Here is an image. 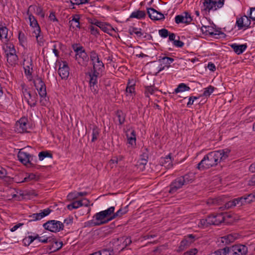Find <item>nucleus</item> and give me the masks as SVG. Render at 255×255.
I'll list each match as a JSON object with an SVG mask.
<instances>
[{
    "label": "nucleus",
    "instance_id": "nucleus-34",
    "mask_svg": "<svg viewBox=\"0 0 255 255\" xmlns=\"http://www.w3.org/2000/svg\"><path fill=\"white\" fill-rule=\"evenodd\" d=\"M116 115L118 118L119 124L123 125L125 121L126 115L121 110L117 111Z\"/></svg>",
    "mask_w": 255,
    "mask_h": 255
},
{
    "label": "nucleus",
    "instance_id": "nucleus-39",
    "mask_svg": "<svg viewBox=\"0 0 255 255\" xmlns=\"http://www.w3.org/2000/svg\"><path fill=\"white\" fill-rule=\"evenodd\" d=\"M216 88H214L211 85H210L207 88H205L204 91L202 95V96L209 97L213 92L214 90Z\"/></svg>",
    "mask_w": 255,
    "mask_h": 255
},
{
    "label": "nucleus",
    "instance_id": "nucleus-2",
    "mask_svg": "<svg viewBox=\"0 0 255 255\" xmlns=\"http://www.w3.org/2000/svg\"><path fill=\"white\" fill-rule=\"evenodd\" d=\"M115 207L112 206L108 209L97 213L94 216L96 221L91 220L88 221V226L90 227L99 226L108 223L112 220H110V217L113 215Z\"/></svg>",
    "mask_w": 255,
    "mask_h": 255
},
{
    "label": "nucleus",
    "instance_id": "nucleus-36",
    "mask_svg": "<svg viewBox=\"0 0 255 255\" xmlns=\"http://www.w3.org/2000/svg\"><path fill=\"white\" fill-rule=\"evenodd\" d=\"M8 29L5 26L0 25V38H7Z\"/></svg>",
    "mask_w": 255,
    "mask_h": 255
},
{
    "label": "nucleus",
    "instance_id": "nucleus-51",
    "mask_svg": "<svg viewBox=\"0 0 255 255\" xmlns=\"http://www.w3.org/2000/svg\"><path fill=\"white\" fill-rule=\"evenodd\" d=\"M134 84H130V82H128L126 88V92L130 94L134 92Z\"/></svg>",
    "mask_w": 255,
    "mask_h": 255
},
{
    "label": "nucleus",
    "instance_id": "nucleus-14",
    "mask_svg": "<svg viewBox=\"0 0 255 255\" xmlns=\"http://www.w3.org/2000/svg\"><path fill=\"white\" fill-rule=\"evenodd\" d=\"M237 239V235L236 234H229L227 236L222 237L220 239V242L223 245L222 246H229V245L233 243L236 239Z\"/></svg>",
    "mask_w": 255,
    "mask_h": 255
},
{
    "label": "nucleus",
    "instance_id": "nucleus-62",
    "mask_svg": "<svg viewBox=\"0 0 255 255\" xmlns=\"http://www.w3.org/2000/svg\"><path fill=\"white\" fill-rule=\"evenodd\" d=\"M173 44L177 47L181 48L183 46L184 43L179 40H174Z\"/></svg>",
    "mask_w": 255,
    "mask_h": 255
},
{
    "label": "nucleus",
    "instance_id": "nucleus-28",
    "mask_svg": "<svg viewBox=\"0 0 255 255\" xmlns=\"http://www.w3.org/2000/svg\"><path fill=\"white\" fill-rule=\"evenodd\" d=\"M88 75L90 77L89 85H97L98 84L97 78L100 74L93 72H89Z\"/></svg>",
    "mask_w": 255,
    "mask_h": 255
},
{
    "label": "nucleus",
    "instance_id": "nucleus-27",
    "mask_svg": "<svg viewBox=\"0 0 255 255\" xmlns=\"http://www.w3.org/2000/svg\"><path fill=\"white\" fill-rule=\"evenodd\" d=\"M146 16V13L144 11L142 10H137L133 11L130 14V18H136L138 19L143 18Z\"/></svg>",
    "mask_w": 255,
    "mask_h": 255
},
{
    "label": "nucleus",
    "instance_id": "nucleus-64",
    "mask_svg": "<svg viewBox=\"0 0 255 255\" xmlns=\"http://www.w3.org/2000/svg\"><path fill=\"white\" fill-rule=\"evenodd\" d=\"M250 18L255 21V7L250 8Z\"/></svg>",
    "mask_w": 255,
    "mask_h": 255
},
{
    "label": "nucleus",
    "instance_id": "nucleus-31",
    "mask_svg": "<svg viewBox=\"0 0 255 255\" xmlns=\"http://www.w3.org/2000/svg\"><path fill=\"white\" fill-rule=\"evenodd\" d=\"M33 8L34 10H35L36 14L39 16H40L41 18H44L45 16V13L43 11V8L41 6H33L32 5H30L29 7V10L31 8Z\"/></svg>",
    "mask_w": 255,
    "mask_h": 255
},
{
    "label": "nucleus",
    "instance_id": "nucleus-46",
    "mask_svg": "<svg viewBox=\"0 0 255 255\" xmlns=\"http://www.w3.org/2000/svg\"><path fill=\"white\" fill-rule=\"evenodd\" d=\"M180 178H181V180L183 181V183L184 185H186L189 183H191L193 181L192 178H191L190 176L188 174H185L184 176H180Z\"/></svg>",
    "mask_w": 255,
    "mask_h": 255
},
{
    "label": "nucleus",
    "instance_id": "nucleus-42",
    "mask_svg": "<svg viewBox=\"0 0 255 255\" xmlns=\"http://www.w3.org/2000/svg\"><path fill=\"white\" fill-rule=\"evenodd\" d=\"M215 215L217 225H219L224 222L226 217L224 215L223 213L217 214Z\"/></svg>",
    "mask_w": 255,
    "mask_h": 255
},
{
    "label": "nucleus",
    "instance_id": "nucleus-44",
    "mask_svg": "<svg viewBox=\"0 0 255 255\" xmlns=\"http://www.w3.org/2000/svg\"><path fill=\"white\" fill-rule=\"evenodd\" d=\"M40 33L41 32H37L35 34L37 42L39 46H42L44 45V40L43 35H40Z\"/></svg>",
    "mask_w": 255,
    "mask_h": 255
},
{
    "label": "nucleus",
    "instance_id": "nucleus-53",
    "mask_svg": "<svg viewBox=\"0 0 255 255\" xmlns=\"http://www.w3.org/2000/svg\"><path fill=\"white\" fill-rule=\"evenodd\" d=\"M67 199L68 200H73L75 199H77L78 197V192H71L68 194L67 195Z\"/></svg>",
    "mask_w": 255,
    "mask_h": 255
},
{
    "label": "nucleus",
    "instance_id": "nucleus-30",
    "mask_svg": "<svg viewBox=\"0 0 255 255\" xmlns=\"http://www.w3.org/2000/svg\"><path fill=\"white\" fill-rule=\"evenodd\" d=\"M190 87L184 83H180L174 90V93H178L179 92L189 91Z\"/></svg>",
    "mask_w": 255,
    "mask_h": 255
},
{
    "label": "nucleus",
    "instance_id": "nucleus-22",
    "mask_svg": "<svg viewBox=\"0 0 255 255\" xmlns=\"http://www.w3.org/2000/svg\"><path fill=\"white\" fill-rule=\"evenodd\" d=\"M19 195L21 196L22 199H30L32 197H36L38 195L37 193H35L34 190H24L23 191H20Z\"/></svg>",
    "mask_w": 255,
    "mask_h": 255
},
{
    "label": "nucleus",
    "instance_id": "nucleus-13",
    "mask_svg": "<svg viewBox=\"0 0 255 255\" xmlns=\"http://www.w3.org/2000/svg\"><path fill=\"white\" fill-rule=\"evenodd\" d=\"M62 63L63 66H61L60 65L59 66L58 74L62 79H66L69 75V67L67 62L62 61Z\"/></svg>",
    "mask_w": 255,
    "mask_h": 255
},
{
    "label": "nucleus",
    "instance_id": "nucleus-10",
    "mask_svg": "<svg viewBox=\"0 0 255 255\" xmlns=\"http://www.w3.org/2000/svg\"><path fill=\"white\" fill-rule=\"evenodd\" d=\"M147 13L149 18L153 20H161L165 18L162 13L152 7L147 8Z\"/></svg>",
    "mask_w": 255,
    "mask_h": 255
},
{
    "label": "nucleus",
    "instance_id": "nucleus-23",
    "mask_svg": "<svg viewBox=\"0 0 255 255\" xmlns=\"http://www.w3.org/2000/svg\"><path fill=\"white\" fill-rule=\"evenodd\" d=\"M72 19L69 21L70 27L74 29L75 27L80 28V15L75 14L72 16Z\"/></svg>",
    "mask_w": 255,
    "mask_h": 255
},
{
    "label": "nucleus",
    "instance_id": "nucleus-49",
    "mask_svg": "<svg viewBox=\"0 0 255 255\" xmlns=\"http://www.w3.org/2000/svg\"><path fill=\"white\" fill-rule=\"evenodd\" d=\"M90 59L93 62H95V60L98 61L99 59L98 54L94 50L92 51L90 53Z\"/></svg>",
    "mask_w": 255,
    "mask_h": 255
},
{
    "label": "nucleus",
    "instance_id": "nucleus-12",
    "mask_svg": "<svg viewBox=\"0 0 255 255\" xmlns=\"http://www.w3.org/2000/svg\"><path fill=\"white\" fill-rule=\"evenodd\" d=\"M181 178L179 177L175 179L170 185V190L169 193L170 194H174L178 189L181 188L184 185Z\"/></svg>",
    "mask_w": 255,
    "mask_h": 255
},
{
    "label": "nucleus",
    "instance_id": "nucleus-20",
    "mask_svg": "<svg viewBox=\"0 0 255 255\" xmlns=\"http://www.w3.org/2000/svg\"><path fill=\"white\" fill-rule=\"evenodd\" d=\"M6 57L7 62L11 66L16 64L18 59V56L14 53V51L7 53Z\"/></svg>",
    "mask_w": 255,
    "mask_h": 255
},
{
    "label": "nucleus",
    "instance_id": "nucleus-54",
    "mask_svg": "<svg viewBox=\"0 0 255 255\" xmlns=\"http://www.w3.org/2000/svg\"><path fill=\"white\" fill-rule=\"evenodd\" d=\"M198 252V250L196 248H194L185 252L183 255H196Z\"/></svg>",
    "mask_w": 255,
    "mask_h": 255
},
{
    "label": "nucleus",
    "instance_id": "nucleus-40",
    "mask_svg": "<svg viewBox=\"0 0 255 255\" xmlns=\"http://www.w3.org/2000/svg\"><path fill=\"white\" fill-rule=\"evenodd\" d=\"M27 120L25 119H20L19 121V128L21 129L22 132L27 131Z\"/></svg>",
    "mask_w": 255,
    "mask_h": 255
},
{
    "label": "nucleus",
    "instance_id": "nucleus-43",
    "mask_svg": "<svg viewBox=\"0 0 255 255\" xmlns=\"http://www.w3.org/2000/svg\"><path fill=\"white\" fill-rule=\"evenodd\" d=\"M18 40L20 45L24 47V44L26 42V37L22 31L18 32Z\"/></svg>",
    "mask_w": 255,
    "mask_h": 255
},
{
    "label": "nucleus",
    "instance_id": "nucleus-59",
    "mask_svg": "<svg viewBox=\"0 0 255 255\" xmlns=\"http://www.w3.org/2000/svg\"><path fill=\"white\" fill-rule=\"evenodd\" d=\"M244 18H245L244 21V27L245 29H247L250 27L251 20L249 19L250 17H249L245 15Z\"/></svg>",
    "mask_w": 255,
    "mask_h": 255
},
{
    "label": "nucleus",
    "instance_id": "nucleus-18",
    "mask_svg": "<svg viewBox=\"0 0 255 255\" xmlns=\"http://www.w3.org/2000/svg\"><path fill=\"white\" fill-rule=\"evenodd\" d=\"M231 47L234 50V52L238 55L241 54L246 49L247 45L246 44H238L233 43L230 45Z\"/></svg>",
    "mask_w": 255,
    "mask_h": 255
},
{
    "label": "nucleus",
    "instance_id": "nucleus-47",
    "mask_svg": "<svg viewBox=\"0 0 255 255\" xmlns=\"http://www.w3.org/2000/svg\"><path fill=\"white\" fill-rule=\"evenodd\" d=\"M245 18L244 17H241L237 19L236 25L239 29H241L244 27V21Z\"/></svg>",
    "mask_w": 255,
    "mask_h": 255
},
{
    "label": "nucleus",
    "instance_id": "nucleus-8",
    "mask_svg": "<svg viewBox=\"0 0 255 255\" xmlns=\"http://www.w3.org/2000/svg\"><path fill=\"white\" fill-rule=\"evenodd\" d=\"M184 15H177L175 17V21L177 24L185 23L188 24L192 20L190 14L187 11L183 12Z\"/></svg>",
    "mask_w": 255,
    "mask_h": 255
},
{
    "label": "nucleus",
    "instance_id": "nucleus-17",
    "mask_svg": "<svg viewBox=\"0 0 255 255\" xmlns=\"http://www.w3.org/2000/svg\"><path fill=\"white\" fill-rule=\"evenodd\" d=\"M27 14H28L30 25L33 27L36 28L34 32L35 33H36L37 32H41L40 27L35 17L32 14H29V10L27 12Z\"/></svg>",
    "mask_w": 255,
    "mask_h": 255
},
{
    "label": "nucleus",
    "instance_id": "nucleus-50",
    "mask_svg": "<svg viewBox=\"0 0 255 255\" xmlns=\"http://www.w3.org/2000/svg\"><path fill=\"white\" fill-rule=\"evenodd\" d=\"M36 178V175L33 173H30L28 176L24 178L23 180L20 182H28L32 180H34Z\"/></svg>",
    "mask_w": 255,
    "mask_h": 255
},
{
    "label": "nucleus",
    "instance_id": "nucleus-52",
    "mask_svg": "<svg viewBox=\"0 0 255 255\" xmlns=\"http://www.w3.org/2000/svg\"><path fill=\"white\" fill-rule=\"evenodd\" d=\"M170 32L166 29L163 28L159 30V35L163 38H166L169 36Z\"/></svg>",
    "mask_w": 255,
    "mask_h": 255
},
{
    "label": "nucleus",
    "instance_id": "nucleus-15",
    "mask_svg": "<svg viewBox=\"0 0 255 255\" xmlns=\"http://www.w3.org/2000/svg\"><path fill=\"white\" fill-rule=\"evenodd\" d=\"M234 248L235 255H246L248 252L247 247L242 244H235Z\"/></svg>",
    "mask_w": 255,
    "mask_h": 255
},
{
    "label": "nucleus",
    "instance_id": "nucleus-38",
    "mask_svg": "<svg viewBox=\"0 0 255 255\" xmlns=\"http://www.w3.org/2000/svg\"><path fill=\"white\" fill-rule=\"evenodd\" d=\"M104 32L109 34H111V32L115 31L114 28L110 24L106 23L102 27V29Z\"/></svg>",
    "mask_w": 255,
    "mask_h": 255
},
{
    "label": "nucleus",
    "instance_id": "nucleus-37",
    "mask_svg": "<svg viewBox=\"0 0 255 255\" xmlns=\"http://www.w3.org/2000/svg\"><path fill=\"white\" fill-rule=\"evenodd\" d=\"M225 253L226 255H235V252H234V245L230 246H225Z\"/></svg>",
    "mask_w": 255,
    "mask_h": 255
},
{
    "label": "nucleus",
    "instance_id": "nucleus-6",
    "mask_svg": "<svg viewBox=\"0 0 255 255\" xmlns=\"http://www.w3.org/2000/svg\"><path fill=\"white\" fill-rule=\"evenodd\" d=\"M195 237L196 236L193 234H189L184 236L176 250L177 252H181L189 248L195 242Z\"/></svg>",
    "mask_w": 255,
    "mask_h": 255
},
{
    "label": "nucleus",
    "instance_id": "nucleus-61",
    "mask_svg": "<svg viewBox=\"0 0 255 255\" xmlns=\"http://www.w3.org/2000/svg\"><path fill=\"white\" fill-rule=\"evenodd\" d=\"M90 87L91 91L94 93V94L96 95V94H98V91H99V88H98L97 84L90 85Z\"/></svg>",
    "mask_w": 255,
    "mask_h": 255
},
{
    "label": "nucleus",
    "instance_id": "nucleus-55",
    "mask_svg": "<svg viewBox=\"0 0 255 255\" xmlns=\"http://www.w3.org/2000/svg\"><path fill=\"white\" fill-rule=\"evenodd\" d=\"M247 201L246 203L248 204H249L251 203L252 202L255 200V195L253 194H250L247 195H246Z\"/></svg>",
    "mask_w": 255,
    "mask_h": 255
},
{
    "label": "nucleus",
    "instance_id": "nucleus-3",
    "mask_svg": "<svg viewBox=\"0 0 255 255\" xmlns=\"http://www.w3.org/2000/svg\"><path fill=\"white\" fill-rule=\"evenodd\" d=\"M18 160L24 165L28 167H35L37 165V157L20 150L17 154Z\"/></svg>",
    "mask_w": 255,
    "mask_h": 255
},
{
    "label": "nucleus",
    "instance_id": "nucleus-16",
    "mask_svg": "<svg viewBox=\"0 0 255 255\" xmlns=\"http://www.w3.org/2000/svg\"><path fill=\"white\" fill-rule=\"evenodd\" d=\"M50 243H51V245L48 246V250L50 252H55L59 250L63 246L62 242H58L55 238H52Z\"/></svg>",
    "mask_w": 255,
    "mask_h": 255
},
{
    "label": "nucleus",
    "instance_id": "nucleus-56",
    "mask_svg": "<svg viewBox=\"0 0 255 255\" xmlns=\"http://www.w3.org/2000/svg\"><path fill=\"white\" fill-rule=\"evenodd\" d=\"M225 248L223 247L222 249H220L215 251L213 253L211 254V255H226L225 253Z\"/></svg>",
    "mask_w": 255,
    "mask_h": 255
},
{
    "label": "nucleus",
    "instance_id": "nucleus-21",
    "mask_svg": "<svg viewBox=\"0 0 255 255\" xmlns=\"http://www.w3.org/2000/svg\"><path fill=\"white\" fill-rule=\"evenodd\" d=\"M23 64L25 75H31L32 71V60L31 59H30V61L24 60Z\"/></svg>",
    "mask_w": 255,
    "mask_h": 255
},
{
    "label": "nucleus",
    "instance_id": "nucleus-63",
    "mask_svg": "<svg viewBox=\"0 0 255 255\" xmlns=\"http://www.w3.org/2000/svg\"><path fill=\"white\" fill-rule=\"evenodd\" d=\"M67 208L69 210H72L74 209L78 208V206L75 202V201L72 202V203L67 205Z\"/></svg>",
    "mask_w": 255,
    "mask_h": 255
},
{
    "label": "nucleus",
    "instance_id": "nucleus-45",
    "mask_svg": "<svg viewBox=\"0 0 255 255\" xmlns=\"http://www.w3.org/2000/svg\"><path fill=\"white\" fill-rule=\"evenodd\" d=\"M208 220V225H217L216 217L215 214H210L207 216Z\"/></svg>",
    "mask_w": 255,
    "mask_h": 255
},
{
    "label": "nucleus",
    "instance_id": "nucleus-33",
    "mask_svg": "<svg viewBox=\"0 0 255 255\" xmlns=\"http://www.w3.org/2000/svg\"><path fill=\"white\" fill-rule=\"evenodd\" d=\"M159 59L158 61L160 62H162L163 63H165L167 67H169L170 66V64L174 61V59L171 57H169L167 56H163V57H159Z\"/></svg>",
    "mask_w": 255,
    "mask_h": 255
},
{
    "label": "nucleus",
    "instance_id": "nucleus-26",
    "mask_svg": "<svg viewBox=\"0 0 255 255\" xmlns=\"http://www.w3.org/2000/svg\"><path fill=\"white\" fill-rule=\"evenodd\" d=\"M162 165L167 168H170L172 166V160L170 154L166 156L161 161Z\"/></svg>",
    "mask_w": 255,
    "mask_h": 255
},
{
    "label": "nucleus",
    "instance_id": "nucleus-24",
    "mask_svg": "<svg viewBox=\"0 0 255 255\" xmlns=\"http://www.w3.org/2000/svg\"><path fill=\"white\" fill-rule=\"evenodd\" d=\"M128 207L127 205L124 208H121L116 213H114L110 217V220H113L117 217H121L123 215L126 214L128 212Z\"/></svg>",
    "mask_w": 255,
    "mask_h": 255
},
{
    "label": "nucleus",
    "instance_id": "nucleus-25",
    "mask_svg": "<svg viewBox=\"0 0 255 255\" xmlns=\"http://www.w3.org/2000/svg\"><path fill=\"white\" fill-rule=\"evenodd\" d=\"M144 94L146 97H149V94L152 95L157 89L154 87V83L149 86H144Z\"/></svg>",
    "mask_w": 255,
    "mask_h": 255
},
{
    "label": "nucleus",
    "instance_id": "nucleus-1",
    "mask_svg": "<svg viewBox=\"0 0 255 255\" xmlns=\"http://www.w3.org/2000/svg\"><path fill=\"white\" fill-rule=\"evenodd\" d=\"M231 152V150L225 148L221 150L211 151L206 155L197 164V168L201 171L216 166L221 161L227 159Z\"/></svg>",
    "mask_w": 255,
    "mask_h": 255
},
{
    "label": "nucleus",
    "instance_id": "nucleus-5",
    "mask_svg": "<svg viewBox=\"0 0 255 255\" xmlns=\"http://www.w3.org/2000/svg\"><path fill=\"white\" fill-rule=\"evenodd\" d=\"M43 227L46 230L53 233H57L63 230L64 226L63 223L60 221L52 220L43 224Z\"/></svg>",
    "mask_w": 255,
    "mask_h": 255
},
{
    "label": "nucleus",
    "instance_id": "nucleus-7",
    "mask_svg": "<svg viewBox=\"0 0 255 255\" xmlns=\"http://www.w3.org/2000/svg\"><path fill=\"white\" fill-rule=\"evenodd\" d=\"M224 4V0H205L203 2L204 10L209 11L221 8Z\"/></svg>",
    "mask_w": 255,
    "mask_h": 255
},
{
    "label": "nucleus",
    "instance_id": "nucleus-57",
    "mask_svg": "<svg viewBox=\"0 0 255 255\" xmlns=\"http://www.w3.org/2000/svg\"><path fill=\"white\" fill-rule=\"evenodd\" d=\"M89 29H90V32L92 34L96 35L97 34H99V30L97 27H95L93 25H90L89 26Z\"/></svg>",
    "mask_w": 255,
    "mask_h": 255
},
{
    "label": "nucleus",
    "instance_id": "nucleus-60",
    "mask_svg": "<svg viewBox=\"0 0 255 255\" xmlns=\"http://www.w3.org/2000/svg\"><path fill=\"white\" fill-rule=\"evenodd\" d=\"M75 2H73L72 1H70L72 5L74 4L79 5L80 4H84L88 2V0H74Z\"/></svg>",
    "mask_w": 255,
    "mask_h": 255
},
{
    "label": "nucleus",
    "instance_id": "nucleus-48",
    "mask_svg": "<svg viewBox=\"0 0 255 255\" xmlns=\"http://www.w3.org/2000/svg\"><path fill=\"white\" fill-rule=\"evenodd\" d=\"M235 199L237 200V201H238L237 205H239L240 207L242 206L243 205H244L245 204L247 203H246L247 199H246V195L243 196L241 197H239V198H236Z\"/></svg>",
    "mask_w": 255,
    "mask_h": 255
},
{
    "label": "nucleus",
    "instance_id": "nucleus-35",
    "mask_svg": "<svg viewBox=\"0 0 255 255\" xmlns=\"http://www.w3.org/2000/svg\"><path fill=\"white\" fill-rule=\"evenodd\" d=\"M39 159L41 161L43 160L46 157L52 158V154L47 151H42L38 154Z\"/></svg>",
    "mask_w": 255,
    "mask_h": 255
},
{
    "label": "nucleus",
    "instance_id": "nucleus-19",
    "mask_svg": "<svg viewBox=\"0 0 255 255\" xmlns=\"http://www.w3.org/2000/svg\"><path fill=\"white\" fill-rule=\"evenodd\" d=\"M93 70L92 72L100 74L104 69V64L102 61L99 60L96 62H93Z\"/></svg>",
    "mask_w": 255,
    "mask_h": 255
},
{
    "label": "nucleus",
    "instance_id": "nucleus-29",
    "mask_svg": "<svg viewBox=\"0 0 255 255\" xmlns=\"http://www.w3.org/2000/svg\"><path fill=\"white\" fill-rule=\"evenodd\" d=\"M100 130L99 128L96 126L94 125L92 128V138L91 140L92 142H95L96 140H97L99 134H100Z\"/></svg>",
    "mask_w": 255,
    "mask_h": 255
},
{
    "label": "nucleus",
    "instance_id": "nucleus-4",
    "mask_svg": "<svg viewBox=\"0 0 255 255\" xmlns=\"http://www.w3.org/2000/svg\"><path fill=\"white\" fill-rule=\"evenodd\" d=\"M34 86L38 91V94L41 97L43 98L40 100V103L42 105H45L47 100L46 99L47 96L46 85L41 78L38 77L36 82L34 83Z\"/></svg>",
    "mask_w": 255,
    "mask_h": 255
},
{
    "label": "nucleus",
    "instance_id": "nucleus-9",
    "mask_svg": "<svg viewBox=\"0 0 255 255\" xmlns=\"http://www.w3.org/2000/svg\"><path fill=\"white\" fill-rule=\"evenodd\" d=\"M52 210L50 208H47L43 210H41L39 213H34L29 216V222L36 221L41 220L42 218L48 216L51 212Z\"/></svg>",
    "mask_w": 255,
    "mask_h": 255
},
{
    "label": "nucleus",
    "instance_id": "nucleus-11",
    "mask_svg": "<svg viewBox=\"0 0 255 255\" xmlns=\"http://www.w3.org/2000/svg\"><path fill=\"white\" fill-rule=\"evenodd\" d=\"M78 44H74L72 45V47L76 54V59H77V56H78L79 58L82 59L83 61H87L89 59L88 56L85 52L83 47L81 46L78 47Z\"/></svg>",
    "mask_w": 255,
    "mask_h": 255
},
{
    "label": "nucleus",
    "instance_id": "nucleus-58",
    "mask_svg": "<svg viewBox=\"0 0 255 255\" xmlns=\"http://www.w3.org/2000/svg\"><path fill=\"white\" fill-rule=\"evenodd\" d=\"M73 222V217L72 216H69L68 218L65 219L64 220V224H65L66 225L68 226L70 225H72Z\"/></svg>",
    "mask_w": 255,
    "mask_h": 255
},
{
    "label": "nucleus",
    "instance_id": "nucleus-41",
    "mask_svg": "<svg viewBox=\"0 0 255 255\" xmlns=\"http://www.w3.org/2000/svg\"><path fill=\"white\" fill-rule=\"evenodd\" d=\"M27 94L28 95L29 98L31 99V102L30 103L29 101H28V105L30 107H35L36 105L37 104V100L36 98H37V95L36 93H35L34 94V98H32V95L30 94L29 92H27Z\"/></svg>",
    "mask_w": 255,
    "mask_h": 255
},
{
    "label": "nucleus",
    "instance_id": "nucleus-32",
    "mask_svg": "<svg viewBox=\"0 0 255 255\" xmlns=\"http://www.w3.org/2000/svg\"><path fill=\"white\" fill-rule=\"evenodd\" d=\"M238 201L237 200L234 199L232 201H230L225 203L224 206L220 207V209L221 210H224V209H230L233 207L237 205Z\"/></svg>",
    "mask_w": 255,
    "mask_h": 255
}]
</instances>
